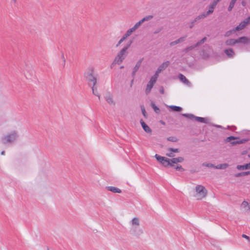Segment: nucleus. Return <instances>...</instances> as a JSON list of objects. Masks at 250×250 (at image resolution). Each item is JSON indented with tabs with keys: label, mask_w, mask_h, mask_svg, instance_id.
<instances>
[{
	"label": "nucleus",
	"mask_w": 250,
	"mask_h": 250,
	"mask_svg": "<svg viewBox=\"0 0 250 250\" xmlns=\"http://www.w3.org/2000/svg\"><path fill=\"white\" fill-rule=\"evenodd\" d=\"M19 138V133L17 130H13L1 137L2 143L4 145L14 144Z\"/></svg>",
	"instance_id": "nucleus-1"
},
{
	"label": "nucleus",
	"mask_w": 250,
	"mask_h": 250,
	"mask_svg": "<svg viewBox=\"0 0 250 250\" xmlns=\"http://www.w3.org/2000/svg\"><path fill=\"white\" fill-rule=\"evenodd\" d=\"M94 68L92 67L88 68L84 73V76L86 81L88 82V85L90 86L95 85L97 83V78L93 75Z\"/></svg>",
	"instance_id": "nucleus-2"
},
{
	"label": "nucleus",
	"mask_w": 250,
	"mask_h": 250,
	"mask_svg": "<svg viewBox=\"0 0 250 250\" xmlns=\"http://www.w3.org/2000/svg\"><path fill=\"white\" fill-rule=\"evenodd\" d=\"M182 116L186 117L190 120H195L197 122H200V123H203L207 124L208 119L207 118H203V117H197L194 115L192 114H188V113H184L181 114Z\"/></svg>",
	"instance_id": "nucleus-3"
},
{
	"label": "nucleus",
	"mask_w": 250,
	"mask_h": 250,
	"mask_svg": "<svg viewBox=\"0 0 250 250\" xmlns=\"http://www.w3.org/2000/svg\"><path fill=\"white\" fill-rule=\"evenodd\" d=\"M239 138L234 136H229L227 138L226 141L227 142H230L232 146H235L237 144H244L248 142L249 140L248 139H242L236 141L231 142V140H238Z\"/></svg>",
	"instance_id": "nucleus-4"
},
{
	"label": "nucleus",
	"mask_w": 250,
	"mask_h": 250,
	"mask_svg": "<svg viewBox=\"0 0 250 250\" xmlns=\"http://www.w3.org/2000/svg\"><path fill=\"white\" fill-rule=\"evenodd\" d=\"M196 191L197 195L199 196V197H198V199L204 198L207 194V189L202 185H198L196 187Z\"/></svg>",
	"instance_id": "nucleus-5"
},
{
	"label": "nucleus",
	"mask_w": 250,
	"mask_h": 250,
	"mask_svg": "<svg viewBox=\"0 0 250 250\" xmlns=\"http://www.w3.org/2000/svg\"><path fill=\"white\" fill-rule=\"evenodd\" d=\"M211 47L208 44H205L203 46L201 51V55L203 58L206 59L209 57L211 51Z\"/></svg>",
	"instance_id": "nucleus-6"
},
{
	"label": "nucleus",
	"mask_w": 250,
	"mask_h": 250,
	"mask_svg": "<svg viewBox=\"0 0 250 250\" xmlns=\"http://www.w3.org/2000/svg\"><path fill=\"white\" fill-rule=\"evenodd\" d=\"M132 42L131 41H130L125 46L119 51L117 55L119 56V57H121L123 60H124L128 54L127 49L130 47Z\"/></svg>",
	"instance_id": "nucleus-7"
},
{
	"label": "nucleus",
	"mask_w": 250,
	"mask_h": 250,
	"mask_svg": "<svg viewBox=\"0 0 250 250\" xmlns=\"http://www.w3.org/2000/svg\"><path fill=\"white\" fill-rule=\"evenodd\" d=\"M156 81L153 79L152 78H150L149 81L147 84L146 89L145 90V92L146 95H148L151 91V89L153 87L154 84L156 83Z\"/></svg>",
	"instance_id": "nucleus-8"
},
{
	"label": "nucleus",
	"mask_w": 250,
	"mask_h": 250,
	"mask_svg": "<svg viewBox=\"0 0 250 250\" xmlns=\"http://www.w3.org/2000/svg\"><path fill=\"white\" fill-rule=\"evenodd\" d=\"M132 33L128 29L126 33L123 35L122 38L119 40L118 43L116 44V47L119 46L122 42L124 41L128 37L130 36Z\"/></svg>",
	"instance_id": "nucleus-9"
},
{
	"label": "nucleus",
	"mask_w": 250,
	"mask_h": 250,
	"mask_svg": "<svg viewBox=\"0 0 250 250\" xmlns=\"http://www.w3.org/2000/svg\"><path fill=\"white\" fill-rule=\"evenodd\" d=\"M140 123L145 132L148 133H151V129L143 121L142 119L140 120Z\"/></svg>",
	"instance_id": "nucleus-10"
},
{
	"label": "nucleus",
	"mask_w": 250,
	"mask_h": 250,
	"mask_svg": "<svg viewBox=\"0 0 250 250\" xmlns=\"http://www.w3.org/2000/svg\"><path fill=\"white\" fill-rule=\"evenodd\" d=\"M162 164L165 167H167L168 166H170L171 167H174V165H173V163H172L171 159H169V158H167V157L164 160V161L163 162Z\"/></svg>",
	"instance_id": "nucleus-11"
},
{
	"label": "nucleus",
	"mask_w": 250,
	"mask_h": 250,
	"mask_svg": "<svg viewBox=\"0 0 250 250\" xmlns=\"http://www.w3.org/2000/svg\"><path fill=\"white\" fill-rule=\"evenodd\" d=\"M123 61L124 60L123 58L119 57V56L117 55L111 65V67L112 68L114 64H120L123 62Z\"/></svg>",
	"instance_id": "nucleus-12"
},
{
	"label": "nucleus",
	"mask_w": 250,
	"mask_h": 250,
	"mask_svg": "<svg viewBox=\"0 0 250 250\" xmlns=\"http://www.w3.org/2000/svg\"><path fill=\"white\" fill-rule=\"evenodd\" d=\"M226 55L230 58H233L235 55V53L232 48L226 49L224 50Z\"/></svg>",
	"instance_id": "nucleus-13"
},
{
	"label": "nucleus",
	"mask_w": 250,
	"mask_h": 250,
	"mask_svg": "<svg viewBox=\"0 0 250 250\" xmlns=\"http://www.w3.org/2000/svg\"><path fill=\"white\" fill-rule=\"evenodd\" d=\"M236 40V43H242L243 44H247L249 42V39L246 37H241Z\"/></svg>",
	"instance_id": "nucleus-14"
},
{
	"label": "nucleus",
	"mask_w": 250,
	"mask_h": 250,
	"mask_svg": "<svg viewBox=\"0 0 250 250\" xmlns=\"http://www.w3.org/2000/svg\"><path fill=\"white\" fill-rule=\"evenodd\" d=\"M236 168L239 170L250 169V162L244 165H237Z\"/></svg>",
	"instance_id": "nucleus-15"
},
{
	"label": "nucleus",
	"mask_w": 250,
	"mask_h": 250,
	"mask_svg": "<svg viewBox=\"0 0 250 250\" xmlns=\"http://www.w3.org/2000/svg\"><path fill=\"white\" fill-rule=\"evenodd\" d=\"M106 188H107V189L108 190L110 191L113 193H120L122 192V190L120 189H119V188H116V187L109 186V187H106Z\"/></svg>",
	"instance_id": "nucleus-16"
},
{
	"label": "nucleus",
	"mask_w": 250,
	"mask_h": 250,
	"mask_svg": "<svg viewBox=\"0 0 250 250\" xmlns=\"http://www.w3.org/2000/svg\"><path fill=\"white\" fill-rule=\"evenodd\" d=\"M186 36L182 37L179 38L178 39L176 40V41L171 42L170 43V45L171 46H174L178 43L183 42L185 41V40H186Z\"/></svg>",
	"instance_id": "nucleus-17"
},
{
	"label": "nucleus",
	"mask_w": 250,
	"mask_h": 250,
	"mask_svg": "<svg viewBox=\"0 0 250 250\" xmlns=\"http://www.w3.org/2000/svg\"><path fill=\"white\" fill-rule=\"evenodd\" d=\"M178 78L181 82L187 85H189L190 83L186 77L182 74H179Z\"/></svg>",
	"instance_id": "nucleus-18"
},
{
	"label": "nucleus",
	"mask_w": 250,
	"mask_h": 250,
	"mask_svg": "<svg viewBox=\"0 0 250 250\" xmlns=\"http://www.w3.org/2000/svg\"><path fill=\"white\" fill-rule=\"evenodd\" d=\"M133 234L136 236H139L143 233V231L142 229L138 228L137 227H134L132 229Z\"/></svg>",
	"instance_id": "nucleus-19"
},
{
	"label": "nucleus",
	"mask_w": 250,
	"mask_h": 250,
	"mask_svg": "<svg viewBox=\"0 0 250 250\" xmlns=\"http://www.w3.org/2000/svg\"><path fill=\"white\" fill-rule=\"evenodd\" d=\"M184 159L182 157H178L177 158H173L171 159L172 163L173 165L176 164L178 163H182L184 161Z\"/></svg>",
	"instance_id": "nucleus-20"
},
{
	"label": "nucleus",
	"mask_w": 250,
	"mask_h": 250,
	"mask_svg": "<svg viewBox=\"0 0 250 250\" xmlns=\"http://www.w3.org/2000/svg\"><path fill=\"white\" fill-rule=\"evenodd\" d=\"M170 62L169 61H166L161 64L158 68L161 71L164 70L169 64Z\"/></svg>",
	"instance_id": "nucleus-21"
},
{
	"label": "nucleus",
	"mask_w": 250,
	"mask_h": 250,
	"mask_svg": "<svg viewBox=\"0 0 250 250\" xmlns=\"http://www.w3.org/2000/svg\"><path fill=\"white\" fill-rule=\"evenodd\" d=\"M143 22L141 20H140L139 21H138V22L136 23V24L131 28L129 29V30L132 32L133 33V32H134L139 26H141V25L143 23Z\"/></svg>",
	"instance_id": "nucleus-22"
},
{
	"label": "nucleus",
	"mask_w": 250,
	"mask_h": 250,
	"mask_svg": "<svg viewBox=\"0 0 250 250\" xmlns=\"http://www.w3.org/2000/svg\"><path fill=\"white\" fill-rule=\"evenodd\" d=\"M105 99L106 102L109 104H114L115 103L113 100L112 97L110 93H108L105 97Z\"/></svg>",
	"instance_id": "nucleus-23"
},
{
	"label": "nucleus",
	"mask_w": 250,
	"mask_h": 250,
	"mask_svg": "<svg viewBox=\"0 0 250 250\" xmlns=\"http://www.w3.org/2000/svg\"><path fill=\"white\" fill-rule=\"evenodd\" d=\"M225 43L227 45H234L236 43V40L234 39L227 40L225 42Z\"/></svg>",
	"instance_id": "nucleus-24"
},
{
	"label": "nucleus",
	"mask_w": 250,
	"mask_h": 250,
	"mask_svg": "<svg viewBox=\"0 0 250 250\" xmlns=\"http://www.w3.org/2000/svg\"><path fill=\"white\" fill-rule=\"evenodd\" d=\"M247 25L245 24V23L243 21H242L238 26L235 28V30L236 31L241 30L243 29Z\"/></svg>",
	"instance_id": "nucleus-25"
},
{
	"label": "nucleus",
	"mask_w": 250,
	"mask_h": 250,
	"mask_svg": "<svg viewBox=\"0 0 250 250\" xmlns=\"http://www.w3.org/2000/svg\"><path fill=\"white\" fill-rule=\"evenodd\" d=\"M229 167V165L226 163L218 165L215 166V169H224Z\"/></svg>",
	"instance_id": "nucleus-26"
},
{
	"label": "nucleus",
	"mask_w": 250,
	"mask_h": 250,
	"mask_svg": "<svg viewBox=\"0 0 250 250\" xmlns=\"http://www.w3.org/2000/svg\"><path fill=\"white\" fill-rule=\"evenodd\" d=\"M169 107L172 111L176 112H180L182 110V107L176 105H171L169 106Z\"/></svg>",
	"instance_id": "nucleus-27"
},
{
	"label": "nucleus",
	"mask_w": 250,
	"mask_h": 250,
	"mask_svg": "<svg viewBox=\"0 0 250 250\" xmlns=\"http://www.w3.org/2000/svg\"><path fill=\"white\" fill-rule=\"evenodd\" d=\"M143 60V59L142 58L137 62L135 66L133 68V70H134L135 71H137L138 70L139 68H140V67L142 64Z\"/></svg>",
	"instance_id": "nucleus-28"
},
{
	"label": "nucleus",
	"mask_w": 250,
	"mask_h": 250,
	"mask_svg": "<svg viewBox=\"0 0 250 250\" xmlns=\"http://www.w3.org/2000/svg\"><path fill=\"white\" fill-rule=\"evenodd\" d=\"M155 157L156 159V160L159 162H160L161 164H162L163 163V162L164 161V160L166 158L165 157H163V156H160L158 154H155Z\"/></svg>",
	"instance_id": "nucleus-29"
},
{
	"label": "nucleus",
	"mask_w": 250,
	"mask_h": 250,
	"mask_svg": "<svg viewBox=\"0 0 250 250\" xmlns=\"http://www.w3.org/2000/svg\"><path fill=\"white\" fill-rule=\"evenodd\" d=\"M197 46L196 45V44H193V45H191V46H188V47H186V48L184 49V51L185 53H187V52H188V51H191V50H193V49H195V48H197Z\"/></svg>",
	"instance_id": "nucleus-30"
},
{
	"label": "nucleus",
	"mask_w": 250,
	"mask_h": 250,
	"mask_svg": "<svg viewBox=\"0 0 250 250\" xmlns=\"http://www.w3.org/2000/svg\"><path fill=\"white\" fill-rule=\"evenodd\" d=\"M92 93L94 95L97 96L98 97L99 99L100 98V96L99 95L98 91H97V87L95 86V85H92L91 87Z\"/></svg>",
	"instance_id": "nucleus-31"
},
{
	"label": "nucleus",
	"mask_w": 250,
	"mask_h": 250,
	"mask_svg": "<svg viewBox=\"0 0 250 250\" xmlns=\"http://www.w3.org/2000/svg\"><path fill=\"white\" fill-rule=\"evenodd\" d=\"M248 175H249V171H246V172H242L238 173L237 174H235L234 175V176L235 177H242V176H245Z\"/></svg>",
	"instance_id": "nucleus-32"
},
{
	"label": "nucleus",
	"mask_w": 250,
	"mask_h": 250,
	"mask_svg": "<svg viewBox=\"0 0 250 250\" xmlns=\"http://www.w3.org/2000/svg\"><path fill=\"white\" fill-rule=\"evenodd\" d=\"M207 40V37H204L201 40L198 41L196 43H195L197 47L201 45L202 44H203Z\"/></svg>",
	"instance_id": "nucleus-33"
},
{
	"label": "nucleus",
	"mask_w": 250,
	"mask_h": 250,
	"mask_svg": "<svg viewBox=\"0 0 250 250\" xmlns=\"http://www.w3.org/2000/svg\"><path fill=\"white\" fill-rule=\"evenodd\" d=\"M131 224L132 225L139 226V219L136 217L133 218L131 220Z\"/></svg>",
	"instance_id": "nucleus-34"
},
{
	"label": "nucleus",
	"mask_w": 250,
	"mask_h": 250,
	"mask_svg": "<svg viewBox=\"0 0 250 250\" xmlns=\"http://www.w3.org/2000/svg\"><path fill=\"white\" fill-rule=\"evenodd\" d=\"M237 0H231V1L229 3V6L228 7V11H231L232 8L234 7L235 3H236Z\"/></svg>",
	"instance_id": "nucleus-35"
},
{
	"label": "nucleus",
	"mask_w": 250,
	"mask_h": 250,
	"mask_svg": "<svg viewBox=\"0 0 250 250\" xmlns=\"http://www.w3.org/2000/svg\"><path fill=\"white\" fill-rule=\"evenodd\" d=\"M151 106L156 113H159L160 112V109L155 105L153 102L151 103Z\"/></svg>",
	"instance_id": "nucleus-36"
},
{
	"label": "nucleus",
	"mask_w": 250,
	"mask_h": 250,
	"mask_svg": "<svg viewBox=\"0 0 250 250\" xmlns=\"http://www.w3.org/2000/svg\"><path fill=\"white\" fill-rule=\"evenodd\" d=\"M236 31V30H235V28L231 30L228 31L227 32H226V33L225 34V36L229 37V36H230L232 34L235 33Z\"/></svg>",
	"instance_id": "nucleus-37"
},
{
	"label": "nucleus",
	"mask_w": 250,
	"mask_h": 250,
	"mask_svg": "<svg viewBox=\"0 0 250 250\" xmlns=\"http://www.w3.org/2000/svg\"><path fill=\"white\" fill-rule=\"evenodd\" d=\"M161 72V71L157 68V70L155 72V73L154 74V75L153 76H152L151 78H152L153 79L155 80V81H157V78H158V76H159V74Z\"/></svg>",
	"instance_id": "nucleus-38"
},
{
	"label": "nucleus",
	"mask_w": 250,
	"mask_h": 250,
	"mask_svg": "<svg viewBox=\"0 0 250 250\" xmlns=\"http://www.w3.org/2000/svg\"><path fill=\"white\" fill-rule=\"evenodd\" d=\"M153 17L152 15H148V16H146L145 17H144L141 20L143 22H144L146 21H148L151 20L153 18Z\"/></svg>",
	"instance_id": "nucleus-39"
},
{
	"label": "nucleus",
	"mask_w": 250,
	"mask_h": 250,
	"mask_svg": "<svg viewBox=\"0 0 250 250\" xmlns=\"http://www.w3.org/2000/svg\"><path fill=\"white\" fill-rule=\"evenodd\" d=\"M208 16V15L207 14L206 12H204V13L199 15V16H198L197 17V19H199V20H202V19H203L205 18L206 17H207Z\"/></svg>",
	"instance_id": "nucleus-40"
},
{
	"label": "nucleus",
	"mask_w": 250,
	"mask_h": 250,
	"mask_svg": "<svg viewBox=\"0 0 250 250\" xmlns=\"http://www.w3.org/2000/svg\"><path fill=\"white\" fill-rule=\"evenodd\" d=\"M141 111H142V114L143 115V116L146 118H147V113L145 110V108L144 107V106L143 105H142L141 106Z\"/></svg>",
	"instance_id": "nucleus-41"
},
{
	"label": "nucleus",
	"mask_w": 250,
	"mask_h": 250,
	"mask_svg": "<svg viewBox=\"0 0 250 250\" xmlns=\"http://www.w3.org/2000/svg\"><path fill=\"white\" fill-rule=\"evenodd\" d=\"M167 151H172L174 153H179L180 152V149L178 148H174L172 147H169L167 149Z\"/></svg>",
	"instance_id": "nucleus-42"
},
{
	"label": "nucleus",
	"mask_w": 250,
	"mask_h": 250,
	"mask_svg": "<svg viewBox=\"0 0 250 250\" xmlns=\"http://www.w3.org/2000/svg\"><path fill=\"white\" fill-rule=\"evenodd\" d=\"M173 167H174L176 170L179 171H184L185 170L184 168H183L180 165H177V166L174 165Z\"/></svg>",
	"instance_id": "nucleus-43"
},
{
	"label": "nucleus",
	"mask_w": 250,
	"mask_h": 250,
	"mask_svg": "<svg viewBox=\"0 0 250 250\" xmlns=\"http://www.w3.org/2000/svg\"><path fill=\"white\" fill-rule=\"evenodd\" d=\"M202 165L206 167H213L215 168V166L212 164L204 163L202 164Z\"/></svg>",
	"instance_id": "nucleus-44"
},
{
	"label": "nucleus",
	"mask_w": 250,
	"mask_h": 250,
	"mask_svg": "<svg viewBox=\"0 0 250 250\" xmlns=\"http://www.w3.org/2000/svg\"><path fill=\"white\" fill-rule=\"evenodd\" d=\"M167 140L172 142H176L178 140L176 137L173 136L169 137L168 138H167Z\"/></svg>",
	"instance_id": "nucleus-45"
},
{
	"label": "nucleus",
	"mask_w": 250,
	"mask_h": 250,
	"mask_svg": "<svg viewBox=\"0 0 250 250\" xmlns=\"http://www.w3.org/2000/svg\"><path fill=\"white\" fill-rule=\"evenodd\" d=\"M220 0H213V1L210 4L209 6L215 8Z\"/></svg>",
	"instance_id": "nucleus-46"
},
{
	"label": "nucleus",
	"mask_w": 250,
	"mask_h": 250,
	"mask_svg": "<svg viewBox=\"0 0 250 250\" xmlns=\"http://www.w3.org/2000/svg\"><path fill=\"white\" fill-rule=\"evenodd\" d=\"M214 9V7L209 6V10L207 12H206L207 14L209 15L211 14H212L213 12Z\"/></svg>",
	"instance_id": "nucleus-47"
},
{
	"label": "nucleus",
	"mask_w": 250,
	"mask_h": 250,
	"mask_svg": "<svg viewBox=\"0 0 250 250\" xmlns=\"http://www.w3.org/2000/svg\"><path fill=\"white\" fill-rule=\"evenodd\" d=\"M166 155L171 158H173L175 156V154L170 151H167V152L166 153Z\"/></svg>",
	"instance_id": "nucleus-48"
},
{
	"label": "nucleus",
	"mask_w": 250,
	"mask_h": 250,
	"mask_svg": "<svg viewBox=\"0 0 250 250\" xmlns=\"http://www.w3.org/2000/svg\"><path fill=\"white\" fill-rule=\"evenodd\" d=\"M243 21L247 25L250 24V16L245 19Z\"/></svg>",
	"instance_id": "nucleus-49"
},
{
	"label": "nucleus",
	"mask_w": 250,
	"mask_h": 250,
	"mask_svg": "<svg viewBox=\"0 0 250 250\" xmlns=\"http://www.w3.org/2000/svg\"><path fill=\"white\" fill-rule=\"evenodd\" d=\"M248 203L245 201H243L241 204V206L244 208H246V207H248Z\"/></svg>",
	"instance_id": "nucleus-50"
},
{
	"label": "nucleus",
	"mask_w": 250,
	"mask_h": 250,
	"mask_svg": "<svg viewBox=\"0 0 250 250\" xmlns=\"http://www.w3.org/2000/svg\"><path fill=\"white\" fill-rule=\"evenodd\" d=\"M242 237L246 239L249 242H250V237L249 236L243 234H242Z\"/></svg>",
	"instance_id": "nucleus-51"
},
{
	"label": "nucleus",
	"mask_w": 250,
	"mask_h": 250,
	"mask_svg": "<svg viewBox=\"0 0 250 250\" xmlns=\"http://www.w3.org/2000/svg\"><path fill=\"white\" fill-rule=\"evenodd\" d=\"M163 29V28L162 27H161V28H158L154 32V34H157L158 33H159V32H160Z\"/></svg>",
	"instance_id": "nucleus-52"
},
{
	"label": "nucleus",
	"mask_w": 250,
	"mask_h": 250,
	"mask_svg": "<svg viewBox=\"0 0 250 250\" xmlns=\"http://www.w3.org/2000/svg\"><path fill=\"white\" fill-rule=\"evenodd\" d=\"M136 72H137L136 71H135L133 69V71L132 72V77L133 79H134L135 78Z\"/></svg>",
	"instance_id": "nucleus-53"
},
{
	"label": "nucleus",
	"mask_w": 250,
	"mask_h": 250,
	"mask_svg": "<svg viewBox=\"0 0 250 250\" xmlns=\"http://www.w3.org/2000/svg\"><path fill=\"white\" fill-rule=\"evenodd\" d=\"M198 21H199V19H197V17H196L194 19V20H193V21H192V22L195 24V23L196 22H197Z\"/></svg>",
	"instance_id": "nucleus-54"
},
{
	"label": "nucleus",
	"mask_w": 250,
	"mask_h": 250,
	"mask_svg": "<svg viewBox=\"0 0 250 250\" xmlns=\"http://www.w3.org/2000/svg\"><path fill=\"white\" fill-rule=\"evenodd\" d=\"M62 58L63 59V62H64V63H63V66H64L65 64V58H64V55H63V54L62 55Z\"/></svg>",
	"instance_id": "nucleus-55"
},
{
	"label": "nucleus",
	"mask_w": 250,
	"mask_h": 250,
	"mask_svg": "<svg viewBox=\"0 0 250 250\" xmlns=\"http://www.w3.org/2000/svg\"><path fill=\"white\" fill-rule=\"evenodd\" d=\"M194 24H195L191 21V25L189 26V28H192L193 27V26L194 25Z\"/></svg>",
	"instance_id": "nucleus-56"
},
{
	"label": "nucleus",
	"mask_w": 250,
	"mask_h": 250,
	"mask_svg": "<svg viewBox=\"0 0 250 250\" xmlns=\"http://www.w3.org/2000/svg\"><path fill=\"white\" fill-rule=\"evenodd\" d=\"M160 92L162 93V94H164V90L163 88H162L161 90H160Z\"/></svg>",
	"instance_id": "nucleus-57"
},
{
	"label": "nucleus",
	"mask_w": 250,
	"mask_h": 250,
	"mask_svg": "<svg viewBox=\"0 0 250 250\" xmlns=\"http://www.w3.org/2000/svg\"><path fill=\"white\" fill-rule=\"evenodd\" d=\"M134 79H133L131 81V84H130V86L131 87L132 85V84H133V81H134Z\"/></svg>",
	"instance_id": "nucleus-58"
},
{
	"label": "nucleus",
	"mask_w": 250,
	"mask_h": 250,
	"mask_svg": "<svg viewBox=\"0 0 250 250\" xmlns=\"http://www.w3.org/2000/svg\"><path fill=\"white\" fill-rule=\"evenodd\" d=\"M242 5H243V6H245V4H246L245 2V1H242Z\"/></svg>",
	"instance_id": "nucleus-59"
},
{
	"label": "nucleus",
	"mask_w": 250,
	"mask_h": 250,
	"mask_svg": "<svg viewBox=\"0 0 250 250\" xmlns=\"http://www.w3.org/2000/svg\"><path fill=\"white\" fill-rule=\"evenodd\" d=\"M1 155H4L5 154V151L3 150L1 152Z\"/></svg>",
	"instance_id": "nucleus-60"
},
{
	"label": "nucleus",
	"mask_w": 250,
	"mask_h": 250,
	"mask_svg": "<svg viewBox=\"0 0 250 250\" xmlns=\"http://www.w3.org/2000/svg\"><path fill=\"white\" fill-rule=\"evenodd\" d=\"M14 3L16 2V0H12Z\"/></svg>",
	"instance_id": "nucleus-61"
},
{
	"label": "nucleus",
	"mask_w": 250,
	"mask_h": 250,
	"mask_svg": "<svg viewBox=\"0 0 250 250\" xmlns=\"http://www.w3.org/2000/svg\"><path fill=\"white\" fill-rule=\"evenodd\" d=\"M124 68V66H121L120 67V68H121V69H122V68Z\"/></svg>",
	"instance_id": "nucleus-62"
},
{
	"label": "nucleus",
	"mask_w": 250,
	"mask_h": 250,
	"mask_svg": "<svg viewBox=\"0 0 250 250\" xmlns=\"http://www.w3.org/2000/svg\"><path fill=\"white\" fill-rule=\"evenodd\" d=\"M246 154V152L245 151H243V153H242V154Z\"/></svg>",
	"instance_id": "nucleus-63"
},
{
	"label": "nucleus",
	"mask_w": 250,
	"mask_h": 250,
	"mask_svg": "<svg viewBox=\"0 0 250 250\" xmlns=\"http://www.w3.org/2000/svg\"><path fill=\"white\" fill-rule=\"evenodd\" d=\"M249 209H250V205L248 206Z\"/></svg>",
	"instance_id": "nucleus-64"
}]
</instances>
